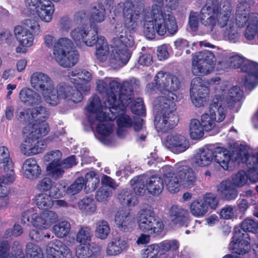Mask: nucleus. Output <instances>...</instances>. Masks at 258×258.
<instances>
[{
  "instance_id": "f257e3e1",
  "label": "nucleus",
  "mask_w": 258,
  "mask_h": 258,
  "mask_svg": "<svg viewBox=\"0 0 258 258\" xmlns=\"http://www.w3.org/2000/svg\"><path fill=\"white\" fill-rule=\"evenodd\" d=\"M253 2L238 0L235 13V22L231 16L233 4L231 0H206L200 11L199 19L215 38L222 35L231 43L240 40L241 33L237 28L246 26L244 37L248 41L258 43V14L250 13Z\"/></svg>"
},
{
  "instance_id": "f03ea898",
  "label": "nucleus",
  "mask_w": 258,
  "mask_h": 258,
  "mask_svg": "<svg viewBox=\"0 0 258 258\" xmlns=\"http://www.w3.org/2000/svg\"><path fill=\"white\" fill-rule=\"evenodd\" d=\"M145 8L144 0H126L118 4L115 11H122L123 23H117L113 31L111 51L103 36L98 37L96 46L97 59L104 62L108 57V64L113 69L119 68L130 59L132 48L135 44L131 31L138 27V21Z\"/></svg>"
},
{
  "instance_id": "7ed1b4c3",
  "label": "nucleus",
  "mask_w": 258,
  "mask_h": 258,
  "mask_svg": "<svg viewBox=\"0 0 258 258\" xmlns=\"http://www.w3.org/2000/svg\"><path fill=\"white\" fill-rule=\"evenodd\" d=\"M155 85L148 84L147 91L151 92L157 89L160 96L154 102L159 110L155 116L154 124L158 132H166L172 128L178 121L175 114V101L178 99L177 90L180 82L176 76L162 71L159 72L154 78Z\"/></svg>"
},
{
  "instance_id": "20e7f679",
  "label": "nucleus",
  "mask_w": 258,
  "mask_h": 258,
  "mask_svg": "<svg viewBox=\"0 0 258 258\" xmlns=\"http://www.w3.org/2000/svg\"><path fill=\"white\" fill-rule=\"evenodd\" d=\"M30 82L31 87L40 92L46 102L50 105L56 106L63 99L71 100L74 102H79L82 100L81 94L75 92L66 83H59L55 88L53 80L43 73H33Z\"/></svg>"
},
{
  "instance_id": "39448f33",
  "label": "nucleus",
  "mask_w": 258,
  "mask_h": 258,
  "mask_svg": "<svg viewBox=\"0 0 258 258\" xmlns=\"http://www.w3.org/2000/svg\"><path fill=\"white\" fill-rule=\"evenodd\" d=\"M157 4L152 6L146 11L143 17L144 33L148 39L154 38L156 33L164 36L168 32L173 35L177 31V25L175 17L163 6V0H152Z\"/></svg>"
},
{
  "instance_id": "423d86ee",
  "label": "nucleus",
  "mask_w": 258,
  "mask_h": 258,
  "mask_svg": "<svg viewBox=\"0 0 258 258\" xmlns=\"http://www.w3.org/2000/svg\"><path fill=\"white\" fill-rule=\"evenodd\" d=\"M114 101L113 96L108 98V107H103L100 98L96 95L93 96L89 104L86 107L90 113L88 121L93 127H96L99 136L98 139L102 143L109 145L111 141V135L114 131L112 120L115 118L114 110L116 108L112 106L111 100Z\"/></svg>"
},
{
  "instance_id": "0eeeda50",
  "label": "nucleus",
  "mask_w": 258,
  "mask_h": 258,
  "mask_svg": "<svg viewBox=\"0 0 258 258\" xmlns=\"http://www.w3.org/2000/svg\"><path fill=\"white\" fill-rule=\"evenodd\" d=\"M247 155V151L243 146L232 152L222 147H210L200 150L195 156L194 162L197 166L207 167L214 161L224 169L227 170L234 161L246 159Z\"/></svg>"
},
{
  "instance_id": "6e6552de",
  "label": "nucleus",
  "mask_w": 258,
  "mask_h": 258,
  "mask_svg": "<svg viewBox=\"0 0 258 258\" xmlns=\"http://www.w3.org/2000/svg\"><path fill=\"white\" fill-rule=\"evenodd\" d=\"M43 44L48 48H53L52 58L60 66L67 68L74 66L79 59V54L75 50L72 40L67 37L56 39L52 34H45Z\"/></svg>"
},
{
  "instance_id": "1a4fd4ad",
  "label": "nucleus",
  "mask_w": 258,
  "mask_h": 258,
  "mask_svg": "<svg viewBox=\"0 0 258 258\" xmlns=\"http://www.w3.org/2000/svg\"><path fill=\"white\" fill-rule=\"evenodd\" d=\"M163 181L167 190L172 193L179 191L180 186L188 188L192 187L196 176L194 170L184 162L175 164L174 168L169 165L162 167Z\"/></svg>"
},
{
  "instance_id": "9d476101",
  "label": "nucleus",
  "mask_w": 258,
  "mask_h": 258,
  "mask_svg": "<svg viewBox=\"0 0 258 258\" xmlns=\"http://www.w3.org/2000/svg\"><path fill=\"white\" fill-rule=\"evenodd\" d=\"M100 250L95 243L81 244L76 249V255L66 245L58 240L48 243L46 251L47 258H90Z\"/></svg>"
},
{
  "instance_id": "9b49d317",
  "label": "nucleus",
  "mask_w": 258,
  "mask_h": 258,
  "mask_svg": "<svg viewBox=\"0 0 258 258\" xmlns=\"http://www.w3.org/2000/svg\"><path fill=\"white\" fill-rule=\"evenodd\" d=\"M132 90L127 91L125 88H124L120 96V100H111L112 106H114L116 108V110L112 109L114 112L115 118H116V123L118 126L117 130V135L121 138H123L127 134V128L130 127L133 125V120L132 118L125 112V108L129 105L131 102L132 95Z\"/></svg>"
},
{
  "instance_id": "f8f14e48",
  "label": "nucleus",
  "mask_w": 258,
  "mask_h": 258,
  "mask_svg": "<svg viewBox=\"0 0 258 258\" xmlns=\"http://www.w3.org/2000/svg\"><path fill=\"white\" fill-rule=\"evenodd\" d=\"M227 68H238L247 73L244 85L248 89H252L258 85V63L245 59L241 55L232 52L228 55Z\"/></svg>"
},
{
  "instance_id": "ddd939ff",
  "label": "nucleus",
  "mask_w": 258,
  "mask_h": 258,
  "mask_svg": "<svg viewBox=\"0 0 258 258\" xmlns=\"http://www.w3.org/2000/svg\"><path fill=\"white\" fill-rule=\"evenodd\" d=\"M131 185L136 195H144L146 190L153 195L160 194L164 188L163 179L159 176L147 177L144 175L136 176L131 181Z\"/></svg>"
},
{
  "instance_id": "4468645a",
  "label": "nucleus",
  "mask_w": 258,
  "mask_h": 258,
  "mask_svg": "<svg viewBox=\"0 0 258 258\" xmlns=\"http://www.w3.org/2000/svg\"><path fill=\"white\" fill-rule=\"evenodd\" d=\"M137 221L140 230L150 234H158L164 229L162 221L155 217L154 211L150 208L141 209L137 214Z\"/></svg>"
},
{
  "instance_id": "2eb2a0df",
  "label": "nucleus",
  "mask_w": 258,
  "mask_h": 258,
  "mask_svg": "<svg viewBox=\"0 0 258 258\" xmlns=\"http://www.w3.org/2000/svg\"><path fill=\"white\" fill-rule=\"evenodd\" d=\"M215 62V56L211 51L196 52L192 55V72L197 76L208 75L213 70Z\"/></svg>"
},
{
  "instance_id": "dca6fc26",
  "label": "nucleus",
  "mask_w": 258,
  "mask_h": 258,
  "mask_svg": "<svg viewBox=\"0 0 258 258\" xmlns=\"http://www.w3.org/2000/svg\"><path fill=\"white\" fill-rule=\"evenodd\" d=\"M108 83V81H104L99 80L96 82L97 90L101 93H106L107 98L104 102V106L108 107V100L110 96H113L114 99H116V96H118L120 100V96L121 92L124 88L126 89V87H128L133 83L138 85V80L135 78L131 79L129 81H124L121 84L116 81H112L109 82L110 89H107Z\"/></svg>"
},
{
  "instance_id": "f3484780",
  "label": "nucleus",
  "mask_w": 258,
  "mask_h": 258,
  "mask_svg": "<svg viewBox=\"0 0 258 258\" xmlns=\"http://www.w3.org/2000/svg\"><path fill=\"white\" fill-rule=\"evenodd\" d=\"M25 6L30 11H35L40 19L49 23L54 12V5L50 0H25Z\"/></svg>"
},
{
  "instance_id": "a211bd4d",
  "label": "nucleus",
  "mask_w": 258,
  "mask_h": 258,
  "mask_svg": "<svg viewBox=\"0 0 258 258\" xmlns=\"http://www.w3.org/2000/svg\"><path fill=\"white\" fill-rule=\"evenodd\" d=\"M30 127L25 126L23 128V132L25 135V139L20 146L21 153L27 156L40 153L45 146L43 140H39L37 137L30 132Z\"/></svg>"
},
{
  "instance_id": "6ab92c4d",
  "label": "nucleus",
  "mask_w": 258,
  "mask_h": 258,
  "mask_svg": "<svg viewBox=\"0 0 258 258\" xmlns=\"http://www.w3.org/2000/svg\"><path fill=\"white\" fill-rule=\"evenodd\" d=\"M209 94L206 82L201 78L196 77L191 82L190 94L192 103L197 107L204 105Z\"/></svg>"
},
{
  "instance_id": "aec40b11",
  "label": "nucleus",
  "mask_w": 258,
  "mask_h": 258,
  "mask_svg": "<svg viewBox=\"0 0 258 258\" xmlns=\"http://www.w3.org/2000/svg\"><path fill=\"white\" fill-rule=\"evenodd\" d=\"M70 36L76 44H83L89 47L97 44L98 37L96 31L83 26H78L70 32Z\"/></svg>"
},
{
  "instance_id": "412c9836",
  "label": "nucleus",
  "mask_w": 258,
  "mask_h": 258,
  "mask_svg": "<svg viewBox=\"0 0 258 258\" xmlns=\"http://www.w3.org/2000/svg\"><path fill=\"white\" fill-rule=\"evenodd\" d=\"M14 34L19 42L16 51L19 53H26L27 48L34 44V37L32 33L23 25H17L14 29Z\"/></svg>"
},
{
  "instance_id": "4be33fe9",
  "label": "nucleus",
  "mask_w": 258,
  "mask_h": 258,
  "mask_svg": "<svg viewBox=\"0 0 258 258\" xmlns=\"http://www.w3.org/2000/svg\"><path fill=\"white\" fill-rule=\"evenodd\" d=\"M250 238L246 232H242L238 228H235L232 240L229 245L230 250L238 254H243L250 249Z\"/></svg>"
},
{
  "instance_id": "5701e85b",
  "label": "nucleus",
  "mask_w": 258,
  "mask_h": 258,
  "mask_svg": "<svg viewBox=\"0 0 258 258\" xmlns=\"http://www.w3.org/2000/svg\"><path fill=\"white\" fill-rule=\"evenodd\" d=\"M50 115L49 110L42 105H33L31 108L20 112L19 119L25 122L46 120Z\"/></svg>"
},
{
  "instance_id": "b1692460",
  "label": "nucleus",
  "mask_w": 258,
  "mask_h": 258,
  "mask_svg": "<svg viewBox=\"0 0 258 258\" xmlns=\"http://www.w3.org/2000/svg\"><path fill=\"white\" fill-rule=\"evenodd\" d=\"M165 147L174 154H179L186 151L189 146L186 138L179 134L168 135L163 141Z\"/></svg>"
},
{
  "instance_id": "393cba45",
  "label": "nucleus",
  "mask_w": 258,
  "mask_h": 258,
  "mask_svg": "<svg viewBox=\"0 0 258 258\" xmlns=\"http://www.w3.org/2000/svg\"><path fill=\"white\" fill-rule=\"evenodd\" d=\"M222 95V92L218 91L209 106V114L216 122L223 121L227 115L226 106L227 104Z\"/></svg>"
},
{
  "instance_id": "a878e982",
  "label": "nucleus",
  "mask_w": 258,
  "mask_h": 258,
  "mask_svg": "<svg viewBox=\"0 0 258 258\" xmlns=\"http://www.w3.org/2000/svg\"><path fill=\"white\" fill-rule=\"evenodd\" d=\"M217 85L216 93L218 91L222 92V97H224L226 104L230 107H232L234 103L239 101L242 97L243 92L238 87L234 86L227 92L228 82H219Z\"/></svg>"
},
{
  "instance_id": "bb28decb",
  "label": "nucleus",
  "mask_w": 258,
  "mask_h": 258,
  "mask_svg": "<svg viewBox=\"0 0 258 258\" xmlns=\"http://www.w3.org/2000/svg\"><path fill=\"white\" fill-rule=\"evenodd\" d=\"M64 187L59 183L53 182L48 177L42 178L36 185V188L38 190L45 192L49 191V194L55 198H59L63 196L61 190Z\"/></svg>"
},
{
  "instance_id": "cd10ccee",
  "label": "nucleus",
  "mask_w": 258,
  "mask_h": 258,
  "mask_svg": "<svg viewBox=\"0 0 258 258\" xmlns=\"http://www.w3.org/2000/svg\"><path fill=\"white\" fill-rule=\"evenodd\" d=\"M33 225L40 229H47L58 220L57 215L52 211H45L34 215Z\"/></svg>"
},
{
  "instance_id": "c85d7f7f",
  "label": "nucleus",
  "mask_w": 258,
  "mask_h": 258,
  "mask_svg": "<svg viewBox=\"0 0 258 258\" xmlns=\"http://www.w3.org/2000/svg\"><path fill=\"white\" fill-rule=\"evenodd\" d=\"M169 216L173 224L177 226H187L188 220L187 211L180 206L172 205L169 209Z\"/></svg>"
},
{
  "instance_id": "c756f323",
  "label": "nucleus",
  "mask_w": 258,
  "mask_h": 258,
  "mask_svg": "<svg viewBox=\"0 0 258 258\" xmlns=\"http://www.w3.org/2000/svg\"><path fill=\"white\" fill-rule=\"evenodd\" d=\"M129 247L128 241L121 237L113 238L107 245L106 253L108 256H116L126 251Z\"/></svg>"
},
{
  "instance_id": "7c9ffc66",
  "label": "nucleus",
  "mask_w": 258,
  "mask_h": 258,
  "mask_svg": "<svg viewBox=\"0 0 258 258\" xmlns=\"http://www.w3.org/2000/svg\"><path fill=\"white\" fill-rule=\"evenodd\" d=\"M0 258H25L20 242L14 241L11 246V251L7 242L1 243Z\"/></svg>"
},
{
  "instance_id": "2f4dec72",
  "label": "nucleus",
  "mask_w": 258,
  "mask_h": 258,
  "mask_svg": "<svg viewBox=\"0 0 258 258\" xmlns=\"http://www.w3.org/2000/svg\"><path fill=\"white\" fill-rule=\"evenodd\" d=\"M15 179V173L12 172L5 173L4 175L0 176V198L4 199L1 207H5L8 204V196L10 193L8 185L12 183Z\"/></svg>"
},
{
  "instance_id": "473e14b6",
  "label": "nucleus",
  "mask_w": 258,
  "mask_h": 258,
  "mask_svg": "<svg viewBox=\"0 0 258 258\" xmlns=\"http://www.w3.org/2000/svg\"><path fill=\"white\" fill-rule=\"evenodd\" d=\"M23 175L26 178L34 180L38 178L41 174V169L37 161L33 158H28L23 163L22 166Z\"/></svg>"
},
{
  "instance_id": "72a5a7b5",
  "label": "nucleus",
  "mask_w": 258,
  "mask_h": 258,
  "mask_svg": "<svg viewBox=\"0 0 258 258\" xmlns=\"http://www.w3.org/2000/svg\"><path fill=\"white\" fill-rule=\"evenodd\" d=\"M19 97L21 102L32 106L37 105L42 101L41 97L37 92L27 87L20 90Z\"/></svg>"
},
{
  "instance_id": "f704fd0d",
  "label": "nucleus",
  "mask_w": 258,
  "mask_h": 258,
  "mask_svg": "<svg viewBox=\"0 0 258 258\" xmlns=\"http://www.w3.org/2000/svg\"><path fill=\"white\" fill-rule=\"evenodd\" d=\"M217 191L223 199L228 201L235 199L238 195L237 189L229 180L222 181L217 186Z\"/></svg>"
},
{
  "instance_id": "c9c22d12",
  "label": "nucleus",
  "mask_w": 258,
  "mask_h": 258,
  "mask_svg": "<svg viewBox=\"0 0 258 258\" xmlns=\"http://www.w3.org/2000/svg\"><path fill=\"white\" fill-rule=\"evenodd\" d=\"M115 222L120 230L126 231L132 227L134 220L129 213L124 211H119L116 214Z\"/></svg>"
},
{
  "instance_id": "e433bc0d",
  "label": "nucleus",
  "mask_w": 258,
  "mask_h": 258,
  "mask_svg": "<svg viewBox=\"0 0 258 258\" xmlns=\"http://www.w3.org/2000/svg\"><path fill=\"white\" fill-rule=\"evenodd\" d=\"M26 126H31L30 132L38 139L46 136L50 131L45 120L30 122Z\"/></svg>"
},
{
  "instance_id": "4c0bfd02",
  "label": "nucleus",
  "mask_w": 258,
  "mask_h": 258,
  "mask_svg": "<svg viewBox=\"0 0 258 258\" xmlns=\"http://www.w3.org/2000/svg\"><path fill=\"white\" fill-rule=\"evenodd\" d=\"M78 207L81 212L86 215L94 214L97 210V205L92 198L86 197L81 199L78 203Z\"/></svg>"
},
{
  "instance_id": "58836bf2",
  "label": "nucleus",
  "mask_w": 258,
  "mask_h": 258,
  "mask_svg": "<svg viewBox=\"0 0 258 258\" xmlns=\"http://www.w3.org/2000/svg\"><path fill=\"white\" fill-rule=\"evenodd\" d=\"M139 85V82L138 80V85H135L133 83L131 85L129 86L128 87H126L127 91L130 90V88L132 90V97L131 99V102L129 103L131 104V108L132 111L136 114L139 115H143L145 113V108L144 106L143 101L142 98H137L135 101H133V90L138 87Z\"/></svg>"
},
{
  "instance_id": "ea45409f",
  "label": "nucleus",
  "mask_w": 258,
  "mask_h": 258,
  "mask_svg": "<svg viewBox=\"0 0 258 258\" xmlns=\"http://www.w3.org/2000/svg\"><path fill=\"white\" fill-rule=\"evenodd\" d=\"M190 212L196 218L205 216L208 213L207 208L204 205L201 198L194 200L190 205Z\"/></svg>"
},
{
  "instance_id": "a19ab883",
  "label": "nucleus",
  "mask_w": 258,
  "mask_h": 258,
  "mask_svg": "<svg viewBox=\"0 0 258 258\" xmlns=\"http://www.w3.org/2000/svg\"><path fill=\"white\" fill-rule=\"evenodd\" d=\"M105 10L103 5L98 4L91 8L89 16L91 23H101L105 20Z\"/></svg>"
},
{
  "instance_id": "79ce46f5",
  "label": "nucleus",
  "mask_w": 258,
  "mask_h": 258,
  "mask_svg": "<svg viewBox=\"0 0 258 258\" xmlns=\"http://www.w3.org/2000/svg\"><path fill=\"white\" fill-rule=\"evenodd\" d=\"M95 233L98 238L106 239L110 233V228L108 222L104 220L97 221L95 224Z\"/></svg>"
},
{
  "instance_id": "37998d69",
  "label": "nucleus",
  "mask_w": 258,
  "mask_h": 258,
  "mask_svg": "<svg viewBox=\"0 0 258 258\" xmlns=\"http://www.w3.org/2000/svg\"><path fill=\"white\" fill-rule=\"evenodd\" d=\"M0 162L4 164L5 173L14 172L13 163L10 157L9 151L5 146L0 147Z\"/></svg>"
},
{
  "instance_id": "c03bdc74",
  "label": "nucleus",
  "mask_w": 258,
  "mask_h": 258,
  "mask_svg": "<svg viewBox=\"0 0 258 258\" xmlns=\"http://www.w3.org/2000/svg\"><path fill=\"white\" fill-rule=\"evenodd\" d=\"M84 187L87 192H91L95 190L99 184V178L98 175L93 171L89 172L85 174Z\"/></svg>"
},
{
  "instance_id": "a18cd8bd",
  "label": "nucleus",
  "mask_w": 258,
  "mask_h": 258,
  "mask_svg": "<svg viewBox=\"0 0 258 258\" xmlns=\"http://www.w3.org/2000/svg\"><path fill=\"white\" fill-rule=\"evenodd\" d=\"M50 194L41 193L35 197L36 204L38 208L43 210L50 209L53 205V201Z\"/></svg>"
},
{
  "instance_id": "49530a36",
  "label": "nucleus",
  "mask_w": 258,
  "mask_h": 258,
  "mask_svg": "<svg viewBox=\"0 0 258 258\" xmlns=\"http://www.w3.org/2000/svg\"><path fill=\"white\" fill-rule=\"evenodd\" d=\"M93 233L89 226H81L76 235V240L81 244H85L91 240Z\"/></svg>"
},
{
  "instance_id": "de8ad7c7",
  "label": "nucleus",
  "mask_w": 258,
  "mask_h": 258,
  "mask_svg": "<svg viewBox=\"0 0 258 258\" xmlns=\"http://www.w3.org/2000/svg\"><path fill=\"white\" fill-rule=\"evenodd\" d=\"M47 175L53 179H57L62 177L64 169L62 163L56 164L48 163L46 167Z\"/></svg>"
},
{
  "instance_id": "09e8293b",
  "label": "nucleus",
  "mask_w": 258,
  "mask_h": 258,
  "mask_svg": "<svg viewBox=\"0 0 258 258\" xmlns=\"http://www.w3.org/2000/svg\"><path fill=\"white\" fill-rule=\"evenodd\" d=\"M189 135L193 140L201 139L204 135V128L200 121L192 119L189 124Z\"/></svg>"
},
{
  "instance_id": "8fccbe9b",
  "label": "nucleus",
  "mask_w": 258,
  "mask_h": 258,
  "mask_svg": "<svg viewBox=\"0 0 258 258\" xmlns=\"http://www.w3.org/2000/svg\"><path fill=\"white\" fill-rule=\"evenodd\" d=\"M118 199L123 205L130 206H134L138 203L137 197L131 191L123 190L119 194Z\"/></svg>"
},
{
  "instance_id": "3c124183",
  "label": "nucleus",
  "mask_w": 258,
  "mask_h": 258,
  "mask_svg": "<svg viewBox=\"0 0 258 258\" xmlns=\"http://www.w3.org/2000/svg\"><path fill=\"white\" fill-rule=\"evenodd\" d=\"M25 254L27 258H44L41 248L39 245L32 242L27 243Z\"/></svg>"
},
{
  "instance_id": "603ef678",
  "label": "nucleus",
  "mask_w": 258,
  "mask_h": 258,
  "mask_svg": "<svg viewBox=\"0 0 258 258\" xmlns=\"http://www.w3.org/2000/svg\"><path fill=\"white\" fill-rule=\"evenodd\" d=\"M201 124L205 131H214V133L215 134L219 132V129L216 126V121L208 113L203 114L201 116Z\"/></svg>"
},
{
  "instance_id": "864d4df0",
  "label": "nucleus",
  "mask_w": 258,
  "mask_h": 258,
  "mask_svg": "<svg viewBox=\"0 0 258 258\" xmlns=\"http://www.w3.org/2000/svg\"><path fill=\"white\" fill-rule=\"evenodd\" d=\"M204 205L207 208V210L211 209L215 210L219 205V200L214 194L206 193L201 198Z\"/></svg>"
},
{
  "instance_id": "5fc2aeb1",
  "label": "nucleus",
  "mask_w": 258,
  "mask_h": 258,
  "mask_svg": "<svg viewBox=\"0 0 258 258\" xmlns=\"http://www.w3.org/2000/svg\"><path fill=\"white\" fill-rule=\"evenodd\" d=\"M85 180L82 177L77 178L66 190V194L73 196L79 194L84 187Z\"/></svg>"
},
{
  "instance_id": "6e6d98bb",
  "label": "nucleus",
  "mask_w": 258,
  "mask_h": 258,
  "mask_svg": "<svg viewBox=\"0 0 258 258\" xmlns=\"http://www.w3.org/2000/svg\"><path fill=\"white\" fill-rule=\"evenodd\" d=\"M70 229V224L66 221H61L53 227L54 233L57 237L59 238H62L67 236Z\"/></svg>"
},
{
  "instance_id": "4d7b16f0",
  "label": "nucleus",
  "mask_w": 258,
  "mask_h": 258,
  "mask_svg": "<svg viewBox=\"0 0 258 258\" xmlns=\"http://www.w3.org/2000/svg\"><path fill=\"white\" fill-rule=\"evenodd\" d=\"M81 77L80 84L79 88L80 92H88L90 90V86L87 84L92 80V74L88 71L83 70L81 71L80 75Z\"/></svg>"
},
{
  "instance_id": "13d9d810",
  "label": "nucleus",
  "mask_w": 258,
  "mask_h": 258,
  "mask_svg": "<svg viewBox=\"0 0 258 258\" xmlns=\"http://www.w3.org/2000/svg\"><path fill=\"white\" fill-rule=\"evenodd\" d=\"M159 247V252L164 253L169 250H176L179 247L178 242L174 240H165L157 243Z\"/></svg>"
},
{
  "instance_id": "bf43d9fd",
  "label": "nucleus",
  "mask_w": 258,
  "mask_h": 258,
  "mask_svg": "<svg viewBox=\"0 0 258 258\" xmlns=\"http://www.w3.org/2000/svg\"><path fill=\"white\" fill-rule=\"evenodd\" d=\"M61 152L56 150L50 151L46 153L43 157V160L44 162L48 163L56 164L61 163Z\"/></svg>"
},
{
  "instance_id": "052dcab7",
  "label": "nucleus",
  "mask_w": 258,
  "mask_h": 258,
  "mask_svg": "<svg viewBox=\"0 0 258 258\" xmlns=\"http://www.w3.org/2000/svg\"><path fill=\"white\" fill-rule=\"evenodd\" d=\"M81 73V71L80 70H73L71 72H70L69 73V77L70 78V80L71 83L75 85V88H73L71 86H70L68 85L69 86L71 87L73 90L75 91V92H80L82 96H83V95L82 94V92H80L79 90V86L80 84V79L81 77L80 76V75ZM67 85V84H66ZM68 85V84H67Z\"/></svg>"
},
{
  "instance_id": "680f3d73",
  "label": "nucleus",
  "mask_w": 258,
  "mask_h": 258,
  "mask_svg": "<svg viewBox=\"0 0 258 258\" xmlns=\"http://www.w3.org/2000/svg\"><path fill=\"white\" fill-rule=\"evenodd\" d=\"M158 246L156 243L149 245L143 250L142 258H158L157 254L159 253V247Z\"/></svg>"
},
{
  "instance_id": "e2e57ef3",
  "label": "nucleus",
  "mask_w": 258,
  "mask_h": 258,
  "mask_svg": "<svg viewBox=\"0 0 258 258\" xmlns=\"http://www.w3.org/2000/svg\"><path fill=\"white\" fill-rule=\"evenodd\" d=\"M233 183L236 186L241 187L245 185L248 181V176L244 171L241 170L236 174L232 179Z\"/></svg>"
},
{
  "instance_id": "0e129e2a",
  "label": "nucleus",
  "mask_w": 258,
  "mask_h": 258,
  "mask_svg": "<svg viewBox=\"0 0 258 258\" xmlns=\"http://www.w3.org/2000/svg\"><path fill=\"white\" fill-rule=\"evenodd\" d=\"M111 194L112 190L108 187L107 186L102 187L96 192V200L100 202H106L108 200Z\"/></svg>"
},
{
  "instance_id": "69168bd1",
  "label": "nucleus",
  "mask_w": 258,
  "mask_h": 258,
  "mask_svg": "<svg viewBox=\"0 0 258 258\" xmlns=\"http://www.w3.org/2000/svg\"><path fill=\"white\" fill-rule=\"evenodd\" d=\"M256 227L257 223L252 219L247 218L242 222L240 228L238 227H236L235 228H239L242 232L247 233V232H254Z\"/></svg>"
},
{
  "instance_id": "338daca9",
  "label": "nucleus",
  "mask_w": 258,
  "mask_h": 258,
  "mask_svg": "<svg viewBox=\"0 0 258 258\" xmlns=\"http://www.w3.org/2000/svg\"><path fill=\"white\" fill-rule=\"evenodd\" d=\"M143 120L141 118H137L134 121V129L136 131H141L138 134L137 136L141 141H144L147 136V132L143 127Z\"/></svg>"
},
{
  "instance_id": "774afa93",
  "label": "nucleus",
  "mask_w": 258,
  "mask_h": 258,
  "mask_svg": "<svg viewBox=\"0 0 258 258\" xmlns=\"http://www.w3.org/2000/svg\"><path fill=\"white\" fill-rule=\"evenodd\" d=\"M199 14L197 12H190L188 17V24L192 31H196L199 26Z\"/></svg>"
}]
</instances>
